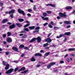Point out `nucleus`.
I'll use <instances>...</instances> for the list:
<instances>
[{
	"label": "nucleus",
	"mask_w": 75,
	"mask_h": 75,
	"mask_svg": "<svg viewBox=\"0 0 75 75\" xmlns=\"http://www.w3.org/2000/svg\"><path fill=\"white\" fill-rule=\"evenodd\" d=\"M37 40L38 42H40L41 40V38L40 37H38L37 38H33L30 41V42L31 43V42H34L35 40Z\"/></svg>",
	"instance_id": "1"
},
{
	"label": "nucleus",
	"mask_w": 75,
	"mask_h": 75,
	"mask_svg": "<svg viewBox=\"0 0 75 75\" xmlns=\"http://www.w3.org/2000/svg\"><path fill=\"white\" fill-rule=\"evenodd\" d=\"M13 71H14V69L11 68L10 69L7 70L6 72V73L7 74H11Z\"/></svg>",
	"instance_id": "2"
},
{
	"label": "nucleus",
	"mask_w": 75,
	"mask_h": 75,
	"mask_svg": "<svg viewBox=\"0 0 75 75\" xmlns=\"http://www.w3.org/2000/svg\"><path fill=\"white\" fill-rule=\"evenodd\" d=\"M54 64H55V62L51 63L50 64H49L47 65V69H49L50 68H51V67L52 66V65H54Z\"/></svg>",
	"instance_id": "3"
},
{
	"label": "nucleus",
	"mask_w": 75,
	"mask_h": 75,
	"mask_svg": "<svg viewBox=\"0 0 75 75\" xmlns=\"http://www.w3.org/2000/svg\"><path fill=\"white\" fill-rule=\"evenodd\" d=\"M18 12L19 13L22 14H23V16H24L25 15V13L24 12V11L21 10L20 9H18Z\"/></svg>",
	"instance_id": "4"
},
{
	"label": "nucleus",
	"mask_w": 75,
	"mask_h": 75,
	"mask_svg": "<svg viewBox=\"0 0 75 75\" xmlns=\"http://www.w3.org/2000/svg\"><path fill=\"white\" fill-rule=\"evenodd\" d=\"M45 41L46 42H47L48 43H50V42H51L52 41V40L50 39V38H47V39H45Z\"/></svg>",
	"instance_id": "5"
},
{
	"label": "nucleus",
	"mask_w": 75,
	"mask_h": 75,
	"mask_svg": "<svg viewBox=\"0 0 75 75\" xmlns=\"http://www.w3.org/2000/svg\"><path fill=\"white\" fill-rule=\"evenodd\" d=\"M46 6H51V7H55L56 5H55V4H47L46 5Z\"/></svg>",
	"instance_id": "6"
},
{
	"label": "nucleus",
	"mask_w": 75,
	"mask_h": 75,
	"mask_svg": "<svg viewBox=\"0 0 75 75\" xmlns=\"http://www.w3.org/2000/svg\"><path fill=\"white\" fill-rule=\"evenodd\" d=\"M59 15L60 17H66V15L63 13H59Z\"/></svg>",
	"instance_id": "7"
},
{
	"label": "nucleus",
	"mask_w": 75,
	"mask_h": 75,
	"mask_svg": "<svg viewBox=\"0 0 75 75\" xmlns=\"http://www.w3.org/2000/svg\"><path fill=\"white\" fill-rule=\"evenodd\" d=\"M64 23L66 24H71V21H64Z\"/></svg>",
	"instance_id": "8"
},
{
	"label": "nucleus",
	"mask_w": 75,
	"mask_h": 75,
	"mask_svg": "<svg viewBox=\"0 0 75 75\" xmlns=\"http://www.w3.org/2000/svg\"><path fill=\"white\" fill-rule=\"evenodd\" d=\"M65 36V35L64 34H60L59 35V36H57V37L56 38H61V37H64Z\"/></svg>",
	"instance_id": "9"
},
{
	"label": "nucleus",
	"mask_w": 75,
	"mask_h": 75,
	"mask_svg": "<svg viewBox=\"0 0 75 75\" xmlns=\"http://www.w3.org/2000/svg\"><path fill=\"white\" fill-rule=\"evenodd\" d=\"M12 49L13 50H14V51H16V52H18V48H17L16 47H13Z\"/></svg>",
	"instance_id": "10"
},
{
	"label": "nucleus",
	"mask_w": 75,
	"mask_h": 75,
	"mask_svg": "<svg viewBox=\"0 0 75 75\" xmlns=\"http://www.w3.org/2000/svg\"><path fill=\"white\" fill-rule=\"evenodd\" d=\"M41 17L42 19H43V20L47 21L48 20H49L48 18L47 17L44 18V17L43 16H41Z\"/></svg>",
	"instance_id": "11"
},
{
	"label": "nucleus",
	"mask_w": 75,
	"mask_h": 75,
	"mask_svg": "<svg viewBox=\"0 0 75 75\" xmlns=\"http://www.w3.org/2000/svg\"><path fill=\"white\" fill-rule=\"evenodd\" d=\"M35 56H40V57H42V55L41 54V53H38L35 54Z\"/></svg>",
	"instance_id": "12"
},
{
	"label": "nucleus",
	"mask_w": 75,
	"mask_h": 75,
	"mask_svg": "<svg viewBox=\"0 0 75 75\" xmlns=\"http://www.w3.org/2000/svg\"><path fill=\"white\" fill-rule=\"evenodd\" d=\"M15 12V10H12L11 11L9 12V14H13V13H14Z\"/></svg>",
	"instance_id": "13"
},
{
	"label": "nucleus",
	"mask_w": 75,
	"mask_h": 75,
	"mask_svg": "<svg viewBox=\"0 0 75 75\" xmlns=\"http://www.w3.org/2000/svg\"><path fill=\"white\" fill-rule=\"evenodd\" d=\"M25 69V67H23L21 68V69H20L19 70V71L20 72L21 71H24Z\"/></svg>",
	"instance_id": "14"
},
{
	"label": "nucleus",
	"mask_w": 75,
	"mask_h": 75,
	"mask_svg": "<svg viewBox=\"0 0 75 75\" xmlns=\"http://www.w3.org/2000/svg\"><path fill=\"white\" fill-rule=\"evenodd\" d=\"M7 42H11V41H12V40L11 39V38H7Z\"/></svg>",
	"instance_id": "15"
},
{
	"label": "nucleus",
	"mask_w": 75,
	"mask_h": 75,
	"mask_svg": "<svg viewBox=\"0 0 75 75\" xmlns=\"http://www.w3.org/2000/svg\"><path fill=\"white\" fill-rule=\"evenodd\" d=\"M9 66L10 65L8 64H7L6 65V67L5 68V69L6 70H7L8 68H9Z\"/></svg>",
	"instance_id": "16"
},
{
	"label": "nucleus",
	"mask_w": 75,
	"mask_h": 75,
	"mask_svg": "<svg viewBox=\"0 0 75 75\" xmlns=\"http://www.w3.org/2000/svg\"><path fill=\"white\" fill-rule=\"evenodd\" d=\"M8 21V20L7 19H5L3 20L2 23H6L7 21Z\"/></svg>",
	"instance_id": "17"
},
{
	"label": "nucleus",
	"mask_w": 75,
	"mask_h": 75,
	"mask_svg": "<svg viewBox=\"0 0 75 75\" xmlns=\"http://www.w3.org/2000/svg\"><path fill=\"white\" fill-rule=\"evenodd\" d=\"M68 50L69 51H75V48H69Z\"/></svg>",
	"instance_id": "18"
},
{
	"label": "nucleus",
	"mask_w": 75,
	"mask_h": 75,
	"mask_svg": "<svg viewBox=\"0 0 75 75\" xmlns=\"http://www.w3.org/2000/svg\"><path fill=\"white\" fill-rule=\"evenodd\" d=\"M16 27L15 25L13 24V25H12L10 26L9 27V28H14V27Z\"/></svg>",
	"instance_id": "19"
},
{
	"label": "nucleus",
	"mask_w": 75,
	"mask_h": 75,
	"mask_svg": "<svg viewBox=\"0 0 75 75\" xmlns=\"http://www.w3.org/2000/svg\"><path fill=\"white\" fill-rule=\"evenodd\" d=\"M70 34H71L70 32H68L65 33L64 35H69Z\"/></svg>",
	"instance_id": "20"
},
{
	"label": "nucleus",
	"mask_w": 75,
	"mask_h": 75,
	"mask_svg": "<svg viewBox=\"0 0 75 75\" xmlns=\"http://www.w3.org/2000/svg\"><path fill=\"white\" fill-rule=\"evenodd\" d=\"M72 8L71 6H67L65 8L66 10H69V9H71Z\"/></svg>",
	"instance_id": "21"
},
{
	"label": "nucleus",
	"mask_w": 75,
	"mask_h": 75,
	"mask_svg": "<svg viewBox=\"0 0 75 75\" xmlns=\"http://www.w3.org/2000/svg\"><path fill=\"white\" fill-rule=\"evenodd\" d=\"M16 24L17 25V26H18V27H21L23 26V25L19 23H17Z\"/></svg>",
	"instance_id": "22"
},
{
	"label": "nucleus",
	"mask_w": 75,
	"mask_h": 75,
	"mask_svg": "<svg viewBox=\"0 0 75 75\" xmlns=\"http://www.w3.org/2000/svg\"><path fill=\"white\" fill-rule=\"evenodd\" d=\"M28 71V70H25L23 72H21V74H25Z\"/></svg>",
	"instance_id": "23"
},
{
	"label": "nucleus",
	"mask_w": 75,
	"mask_h": 75,
	"mask_svg": "<svg viewBox=\"0 0 75 75\" xmlns=\"http://www.w3.org/2000/svg\"><path fill=\"white\" fill-rule=\"evenodd\" d=\"M35 27L34 26H31L30 27H29V29H30L31 30H33L34 28H35Z\"/></svg>",
	"instance_id": "24"
},
{
	"label": "nucleus",
	"mask_w": 75,
	"mask_h": 75,
	"mask_svg": "<svg viewBox=\"0 0 75 75\" xmlns=\"http://www.w3.org/2000/svg\"><path fill=\"white\" fill-rule=\"evenodd\" d=\"M31 60L32 61H35V59L34 57H32L31 59Z\"/></svg>",
	"instance_id": "25"
},
{
	"label": "nucleus",
	"mask_w": 75,
	"mask_h": 75,
	"mask_svg": "<svg viewBox=\"0 0 75 75\" xmlns=\"http://www.w3.org/2000/svg\"><path fill=\"white\" fill-rule=\"evenodd\" d=\"M43 16L44 17H46V16H47V13L45 12H44L43 13Z\"/></svg>",
	"instance_id": "26"
},
{
	"label": "nucleus",
	"mask_w": 75,
	"mask_h": 75,
	"mask_svg": "<svg viewBox=\"0 0 75 75\" xmlns=\"http://www.w3.org/2000/svg\"><path fill=\"white\" fill-rule=\"evenodd\" d=\"M48 43H46L43 45V47H47V46H48Z\"/></svg>",
	"instance_id": "27"
},
{
	"label": "nucleus",
	"mask_w": 75,
	"mask_h": 75,
	"mask_svg": "<svg viewBox=\"0 0 75 75\" xmlns=\"http://www.w3.org/2000/svg\"><path fill=\"white\" fill-rule=\"evenodd\" d=\"M24 19H19L18 21L20 22H23V21H24Z\"/></svg>",
	"instance_id": "28"
},
{
	"label": "nucleus",
	"mask_w": 75,
	"mask_h": 75,
	"mask_svg": "<svg viewBox=\"0 0 75 75\" xmlns=\"http://www.w3.org/2000/svg\"><path fill=\"white\" fill-rule=\"evenodd\" d=\"M27 37V35H24L22 37V38H25Z\"/></svg>",
	"instance_id": "29"
},
{
	"label": "nucleus",
	"mask_w": 75,
	"mask_h": 75,
	"mask_svg": "<svg viewBox=\"0 0 75 75\" xmlns=\"http://www.w3.org/2000/svg\"><path fill=\"white\" fill-rule=\"evenodd\" d=\"M49 54H50V52H48L46 53L45 54V57H47V56H48L49 55Z\"/></svg>",
	"instance_id": "30"
},
{
	"label": "nucleus",
	"mask_w": 75,
	"mask_h": 75,
	"mask_svg": "<svg viewBox=\"0 0 75 75\" xmlns=\"http://www.w3.org/2000/svg\"><path fill=\"white\" fill-rule=\"evenodd\" d=\"M50 23L51 25H55V24L54 23V22H53V21H51L50 22Z\"/></svg>",
	"instance_id": "31"
},
{
	"label": "nucleus",
	"mask_w": 75,
	"mask_h": 75,
	"mask_svg": "<svg viewBox=\"0 0 75 75\" xmlns=\"http://www.w3.org/2000/svg\"><path fill=\"white\" fill-rule=\"evenodd\" d=\"M48 26L49 27H50V28H53V26H52L51 24H49L48 25Z\"/></svg>",
	"instance_id": "32"
},
{
	"label": "nucleus",
	"mask_w": 75,
	"mask_h": 75,
	"mask_svg": "<svg viewBox=\"0 0 75 75\" xmlns=\"http://www.w3.org/2000/svg\"><path fill=\"white\" fill-rule=\"evenodd\" d=\"M40 27L38 26L35 28V30H40Z\"/></svg>",
	"instance_id": "33"
},
{
	"label": "nucleus",
	"mask_w": 75,
	"mask_h": 75,
	"mask_svg": "<svg viewBox=\"0 0 75 75\" xmlns=\"http://www.w3.org/2000/svg\"><path fill=\"white\" fill-rule=\"evenodd\" d=\"M24 31H27V32H28V31H29V30L28 28H25L24 29Z\"/></svg>",
	"instance_id": "34"
},
{
	"label": "nucleus",
	"mask_w": 75,
	"mask_h": 75,
	"mask_svg": "<svg viewBox=\"0 0 75 75\" xmlns=\"http://www.w3.org/2000/svg\"><path fill=\"white\" fill-rule=\"evenodd\" d=\"M29 25H30V24H27L24 26V27H28V26H29Z\"/></svg>",
	"instance_id": "35"
},
{
	"label": "nucleus",
	"mask_w": 75,
	"mask_h": 75,
	"mask_svg": "<svg viewBox=\"0 0 75 75\" xmlns=\"http://www.w3.org/2000/svg\"><path fill=\"white\" fill-rule=\"evenodd\" d=\"M24 46L23 45H21L19 46V48H24Z\"/></svg>",
	"instance_id": "36"
},
{
	"label": "nucleus",
	"mask_w": 75,
	"mask_h": 75,
	"mask_svg": "<svg viewBox=\"0 0 75 75\" xmlns=\"http://www.w3.org/2000/svg\"><path fill=\"white\" fill-rule=\"evenodd\" d=\"M39 30H35L33 31V33H38V32H39Z\"/></svg>",
	"instance_id": "37"
},
{
	"label": "nucleus",
	"mask_w": 75,
	"mask_h": 75,
	"mask_svg": "<svg viewBox=\"0 0 75 75\" xmlns=\"http://www.w3.org/2000/svg\"><path fill=\"white\" fill-rule=\"evenodd\" d=\"M11 33L9 32H8V36H10V35H11Z\"/></svg>",
	"instance_id": "38"
},
{
	"label": "nucleus",
	"mask_w": 75,
	"mask_h": 75,
	"mask_svg": "<svg viewBox=\"0 0 75 75\" xmlns=\"http://www.w3.org/2000/svg\"><path fill=\"white\" fill-rule=\"evenodd\" d=\"M46 13L48 14H51V11H47Z\"/></svg>",
	"instance_id": "39"
},
{
	"label": "nucleus",
	"mask_w": 75,
	"mask_h": 75,
	"mask_svg": "<svg viewBox=\"0 0 75 75\" xmlns=\"http://www.w3.org/2000/svg\"><path fill=\"white\" fill-rule=\"evenodd\" d=\"M28 11L29 12H31V11H32V9H28Z\"/></svg>",
	"instance_id": "40"
},
{
	"label": "nucleus",
	"mask_w": 75,
	"mask_h": 75,
	"mask_svg": "<svg viewBox=\"0 0 75 75\" xmlns=\"http://www.w3.org/2000/svg\"><path fill=\"white\" fill-rule=\"evenodd\" d=\"M58 28H59L55 26L54 27V30H57V29H58Z\"/></svg>",
	"instance_id": "41"
},
{
	"label": "nucleus",
	"mask_w": 75,
	"mask_h": 75,
	"mask_svg": "<svg viewBox=\"0 0 75 75\" xmlns=\"http://www.w3.org/2000/svg\"><path fill=\"white\" fill-rule=\"evenodd\" d=\"M18 69V67H17L15 69V72H16Z\"/></svg>",
	"instance_id": "42"
},
{
	"label": "nucleus",
	"mask_w": 75,
	"mask_h": 75,
	"mask_svg": "<svg viewBox=\"0 0 75 75\" xmlns=\"http://www.w3.org/2000/svg\"><path fill=\"white\" fill-rule=\"evenodd\" d=\"M3 63L4 65H6V62H5L4 61H3Z\"/></svg>",
	"instance_id": "43"
},
{
	"label": "nucleus",
	"mask_w": 75,
	"mask_h": 75,
	"mask_svg": "<svg viewBox=\"0 0 75 75\" xmlns=\"http://www.w3.org/2000/svg\"><path fill=\"white\" fill-rule=\"evenodd\" d=\"M70 55L71 57H74L75 56V54H71Z\"/></svg>",
	"instance_id": "44"
},
{
	"label": "nucleus",
	"mask_w": 75,
	"mask_h": 75,
	"mask_svg": "<svg viewBox=\"0 0 75 75\" xmlns=\"http://www.w3.org/2000/svg\"><path fill=\"white\" fill-rule=\"evenodd\" d=\"M35 5H34V6L33 7V9L35 11L36 10V7Z\"/></svg>",
	"instance_id": "45"
},
{
	"label": "nucleus",
	"mask_w": 75,
	"mask_h": 75,
	"mask_svg": "<svg viewBox=\"0 0 75 75\" xmlns=\"http://www.w3.org/2000/svg\"><path fill=\"white\" fill-rule=\"evenodd\" d=\"M3 38H5L6 37V35L5 34H4L2 35Z\"/></svg>",
	"instance_id": "46"
},
{
	"label": "nucleus",
	"mask_w": 75,
	"mask_h": 75,
	"mask_svg": "<svg viewBox=\"0 0 75 75\" xmlns=\"http://www.w3.org/2000/svg\"><path fill=\"white\" fill-rule=\"evenodd\" d=\"M24 49H25V50H28V47H25L24 48Z\"/></svg>",
	"instance_id": "47"
},
{
	"label": "nucleus",
	"mask_w": 75,
	"mask_h": 75,
	"mask_svg": "<svg viewBox=\"0 0 75 75\" xmlns=\"http://www.w3.org/2000/svg\"><path fill=\"white\" fill-rule=\"evenodd\" d=\"M48 24V23H45L43 24V25L44 26H46V25H47Z\"/></svg>",
	"instance_id": "48"
},
{
	"label": "nucleus",
	"mask_w": 75,
	"mask_h": 75,
	"mask_svg": "<svg viewBox=\"0 0 75 75\" xmlns=\"http://www.w3.org/2000/svg\"><path fill=\"white\" fill-rule=\"evenodd\" d=\"M66 60L68 62H69L70 60H69V58H67V59H66Z\"/></svg>",
	"instance_id": "49"
},
{
	"label": "nucleus",
	"mask_w": 75,
	"mask_h": 75,
	"mask_svg": "<svg viewBox=\"0 0 75 75\" xmlns=\"http://www.w3.org/2000/svg\"><path fill=\"white\" fill-rule=\"evenodd\" d=\"M40 66H41V65H40V64H38V65H37L36 67L37 68H38V67H40Z\"/></svg>",
	"instance_id": "50"
},
{
	"label": "nucleus",
	"mask_w": 75,
	"mask_h": 75,
	"mask_svg": "<svg viewBox=\"0 0 75 75\" xmlns=\"http://www.w3.org/2000/svg\"><path fill=\"white\" fill-rule=\"evenodd\" d=\"M60 64H63V63H64V61H60Z\"/></svg>",
	"instance_id": "51"
},
{
	"label": "nucleus",
	"mask_w": 75,
	"mask_h": 75,
	"mask_svg": "<svg viewBox=\"0 0 75 75\" xmlns=\"http://www.w3.org/2000/svg\"><path fill=\"white\" fill-rule=\"evenodd\" d=\"M71 27V26L70 25H68L67 26V28H70Z\"/></svg>",
	"instance_id": "52"
},
{
	"label": "nucleus",
	"mask_w": 75,
	"mask_h": 75,
	"mask_svg": "<svg viewBox=\"0 0 75 75\" xmlns=\"http://www.w3.org/2000/svg\"><path fill=\"white\" fill-rule=\"evenodd\" d=\"M6 55H8L9 54V52H6Z\"/></svg>",
	"instance_id": "53"
},
{
	"label": "nucleus",
	"mask_w": 75,
	"mask_h": 75,
	"mask_svg": "<svg viewBox=\"0 0 75 75\" xmlns=\"http://www.w3.org/2000/svg\"><path fill=\"white\" fill-rule=\"evenodd\" d=\"M49 47H47L45 48V49H46V50H48V49L49 48Z\"/></svg>",
	"instance_id": "54"
},
{
	"label": "nucleus",
	"mask_w": 75,
	"mask_h": 75,
	"mask_svg": "<svg viewBox=\"0 0 75 75\" xmlns=\"http://www.w3.org/2000/svg\"><path fill=\"white\" fill-rule=\"evenodd\" d=\"M27 15H28V16H29V17H31V15L30 13L28 14Z\"/></svg>",
	"instance_id": "55"
},
{
	"label": "nucleus",
	"mask_w": 75,
	"mask_h": 75,
	"mask_svg": "<svg viewBox=\"0 0 75 75\" xmlns=\"http://www.w3.org/2000/svg\"><path fill=\"white\" fill-rule=\"evenodd\" d=\"M24 55H25V54H22L21 55V57H24Z\"/></svg>",
	"instance_id": "56"
},
{
	"label": "nucleus",
	"mask_w": 75,
	"mask_h": 75,
	"mask_svg": "<svg viewBox=\"0 0 75 75\" xmlns=\"http://www.w3.org/2000/svg\"><path fill=\"white\" fill-rule=\"evenodd\" d=\"M3 4L1 2L0 3V6H3Z\"/></svg>",
	"instance_id": "57"
},
{
	"label": "nucleus",
	"mask_w": 75,
	"mask_h": 75,
	"mask_svg": "<svg viewBox=\"0 0 75 75\" xmlns=\"http://www.w3.org/2000/svg\"><path fill=\"white\" fill-rule=\"evenodd\" d=\"M21 41L22 42H23V41H24V39H21Z\"/></svg>",
	"instance_id": "58"
},
{
	"label": "nucleus",
	"mask_w": 75,
	"mask_h": 75,
	"mask_svg": "<svg viewBox=\"0 0 75 75\" xmlns=\"http://www.w3.org/2000/svg\"><path fill=\"white\" fill-rule=\"evenodd\" d=\"M60 18H61V17H59V16H57V19H60Z\"/></svg>",
	"instance_id": "59"
},
{
	"label": "nucleus",
	"mask_w": 75,
	"mask_h": 75,
	"mask_svg": "<svg viewBox=\"0 0 75 75\" xmlns=\"http://www.w3.org/2000/svg\"><path fill=\"white\" fill-rule=\"evenodd\" d=\"M67 38H64V40H63V41H67Z\"/></svg>",
	"instance_id": "60"
},
{
	"label": "nucleus",
	"mask_w": 75,
	"mask_h": 75,
	"mask_svg": "<svg viewBox=\"0 0 75 75\" xmlns=\"http://www.w3.org/2000/svg\"><path fill=\"white\" fill-rule=\"evenodd\" d=\"M24 31H22V32H19V33H24Z\"/></svg>",
	"instance_id": "61"
},
{
	"label": "nucleus",
	"mask_w": 75,
	"mask_h": 75,
	"mask_svg": "<svg viewBox=\"0 0 75 75\" xmlns=\"http://www.w3.org/2000/svg\"><path fill=\"white\" fill-rule=\"evenodd\" d=\"M11 18H13V15H11Z\"/></svg>",
	"instance_id": "62"
},
{
	"label": "nucleus",
	"mask_w": 75,
	"mask_h": 75,
	"mask_svg": "<svg viewBox=\"0 0 75 75\" xmlns=\"http://www.w3.org/2000/svg\"><path fill=\"white\" fill-rule=\"evenodd\" d=\"M8 24H9V25H10V24H11V23L10 22H8L7 23Z\"/></svg>",
	"instance_id": "63"
},
{
	"label": "nucleus",
	"mask_w": 75,
	"mask_h": 75,
	"mask_svg": "<svg viewBox=\"0 0 75 75\" xmlns=\"http://www.w3.org/2000/svg\"><path fill=\"white\" fill-rule=\"evenodd\" d=\"M26 23H30V22L28 21H26Z\"/></svg>",
	"instance_id": "64"
}]
</instances>
